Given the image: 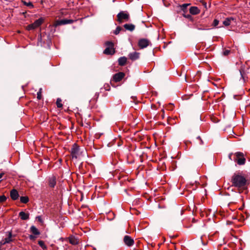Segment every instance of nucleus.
I'll list each match as a JSON object with an SVG mask.
<instances>
[{
	"instance_id": "nucleus-1",
	"label": "nucleus",
	"mask_w": 250,
	"mask_h": 250,
	"mask_svg": "<svg viewBox=\"0 0 250 250\" xmlns=\"http://www.w3.org/2000/svg\"><path fill=\"white\" fill-rule=\"evenodd\" d=\"M231 182L233 186L238 188H244L247 181L245 176L240 173H234L231 177Z\"/></svg>"
},
{
	"instance_id": "nucleus-2",
	"label": "nucleus",
	"mask_w": 250,
	"mask_h": 250,
	"mask_svg": "<svg viewBox=\"0 0 250 250\" xmlns=\"http://www.w3.org/2000/svg\"><path fill=\"white\" fill-rule=\"evenodd\" d=\"M71 153L72 156H84L86 155H87L86 151H85L84 149L81 150V148H80V147L76 144H74L73 145V146L71 148Z\"/></svg>"
},
{
	"instance_id": "nucleus-3",
	"label": "nucleus",
	"mask_w": 250,
	"mask_h": 250,
	"mask_svg": "<svg viewBox=\"0 0 250 250\" xmlns=\"http://www.w3.org/2000/svg\"><path fill=\"white\" fill-rule=\"evenodd\" d=\"M117 21L122 23L124 21H129L130 16L129 13L126 11H121L117 15Z\"/></svg>"
},
{
	"instance_id": "nucleus-4",
	"label": "nucleus",
	"mask_w": 250,
	"mask_h": 250,
	"mask_svg": "<svg viewBox=\"0 0 250 250\" xmlns=\"http://www.w3.org/2000/svg\"><path fill=\"white\" fill-rule=\"evenodd\" d=\"M104 44L107 47L104 50V53L106 55H113L115 53L114 43L111 41H106Z\"/></svg>"
},
{
	"instance_id": "nucleus-5",
	"label": "nucleus",
	"mask_w": 250,
	"mask_h": 250,
	"mask_svg": "<svg viewBox=\"0 0 250 250\" xmlns=\"http://www.w3.org/2000/svg\"><path fill=\"white\" fill-rule=\"evenodd\" d=\"M74 20H68V19H62L61 20H57L55 21L53 23V27L56 28L58 26L64 25L67 24H71L73 23Z\"/></svg>"
},
{
	"instance_id": "nucleus-6",
	"label": "nucleus",
	"mask_w": 250,
	"mask_h": 250,
	"mask_svg": "<svg viewBox=\"0 0 250 250\" xmlns=\"http://www.w3.org/2000/svg\"><path fill=\"white\" fill-rule=\"evenodd\" d=\"M150 44H151L150 41L146 39H141L139 40L138 43V45L141 49L146 47Z\"/></svg>"
},
{
	"instance_id": "nucleus-7",
	"label": "nucleus",
	"mask_w": 250,
	"mask_h": 250,
	"mask_svg": "<svg viewBox=\"0 0 250 250\" xmlns=\"http://www.w3.org/2000/svg\"><path fill=\"white\" fill-rule=\"evenodd\" d=\"M125 76V74L124 72H118L113 76V81L115 82H119L124 78Z\"/></svg>"
},
{
	"instance_id": "nucleus-8",
	"label": "nucleus",
	"mask_w": 250,
	"mask_h": 250,
	"mask_svg": "<svg viewBox=\"0 0 250 250\" xmlns=\"http://www.w3.org/2000/svg\"><path fill=\"white\" fill-rule=\"evenodd\" d=\"M190 3H184L182 5H179L177 6V12L180 13L183 12V13H186L188 12V6H189Z\"/></svg>"
},
{
	"instance_id": "nucleus-9",
	"label": "nucleus",
	"mask_w": 250,
	"mask_h": 250,
	"mask_svg": "<svg viewBox=\"0 0 250 250\" xmlns=\"http://www.w3.org/2000/svg\"><path fill=\"white\" fill-rule=\"evenodd\" d=\"M124 242L128 247L132 246L134 243V240L128 235L125 236L124 238Z\"/></svg>"
},
{
	"instance_id": "nucleus-10",
	"label": "nucleus",
	"mask_w": 250,
	"mask_h": 250,
	"mask_svg": "<svg viewBox=\"0 0 250 250\" xmlns=\"http://www.w3.org/2000/svg\"><path fill=\"white\" fill-rule=\"evenodd\" d=\"M140 53L137 52L130 53L128 55L129 59L134 61L138 59L140 57Z\"/></svg>"
},
{
	"instance_id": "nucleus-11",
	"label": "nucleus",
	"mask_w": 250,
	"mask_h": 250,
	"mask_svg": "<svg viewBox=\"0 0 250 250\" xmlns=\"http://www.w3.org/2000/svg\"><path fill=\"white\" fill-rule=\"evenodd\" d=\"M10 197L13 200H16L19 197L18 191L15 189H13L10 191Z\"/></svg>"
},
{
	"instance_id": "nucleus-12",
	"label": "nucleus",
	"mask_w": 250,
	"mask_h": 250,
	"mask_svg": "<svg viewBox=\"0 0 250 250\" xmlns=\"http://www.w3.org/2000/svg\"><path fill=\"white\" fill-rule=\"evenodd\" d=\"M233 161L239 165H244L246 162L245 157H234Z\"/></svg>"
},
{
	"instance_id": "nucleus-13",
	"label": "nucleus",
	"mask_w": 250,
	"mask_h": 250,
	"mask_svg": "<svg viewBox=\"0 0 250 250\" xmlns=\"http://www.w3.org/2000/svg\"><path fill=\"white\" fill-rule=\"evenodd\" d=\"M56 184V178L52 175L49 178V185L51 188H54Z\"/></svg>"
},
{
	"instance_id": "nucleus-14",
	"label": "nucleus",
	"mask_w": 250,
	"mask_h": 250,
	"mask_svg": "<svg viewBox=\"0 0 250 250\" xmlns=\"http://www.w3.org/2000/svg\"><path fill=\"white\" fill-rule=\"evenodd\" d=\"M19 217L22 220H26L29 218V214L24 211H21L19 213Z\"/></svg>"
},
{
	"instance_id": "nucleus-15",
	"label": "nucleus",
	"mask_w": 250,
	"mask_h": 250,
	"mask_svg": "<svg viewBox=\"0 0 250 250\" xmlns=\"http://www.w3.org/2000/svg\"><path fill=\"white\" fill-rule=\"evenodd\" d=\"M248 155V153L246 152H235L234 153L231 152L229 154V156H231L232 155H234V156H246Z\"/></svg>"
},
{
	"instance_id": "nucleus-16",
	"label": "nucleus",
	"mask_w": 250,
	"mask_h": 250,
	"mask_svg": "<svg viewBox=\"0 0 250 250\" xmlns=\"http://www.w3.org/2000/svg\"><path fill=\"white\" fill-rule=\"evenodd\" d=\"M124 27L125 28V30L129 31L130 32L133 31L135 28V25L130 23V24H125L124 25Z\"/></svg>"
},
{
	"instance_id": "nucleus-17",
	"label": "nucleus",
	"mask_w": 250,
	"mask_h": 250,
	"mask_svg": "<svg viewBox=\"0 0 250 250\" xmlns=\"http://www.w3.org/2000/svg\"><path fill=\"white\" fill-rule=\"evenodd\" d=\"M118 64L120 66H124L126 63L127 58L125 57H122L118 59Z\"/></svg>"
},
{
	"instance_id": "nucleus-18",
	"label": "nucleus",
	"mask_w": 250,
	"mask_h": 250,
	"mask_svg": "<svg viewBox=\"0 0 250 250\" xmlns=\"http://www.w3.org/2000/svg\"><path fill=\"white\" fill-rule=\"evenodd\" d=\"M43 21V19L42 18H41L37 20H36L32 24L33 25L34 27L35 28L38 27L40 26L42 23Z\"/></svg>"
},
{
	"instance_id": "nucleus-19",
	"label": "nucleus",
	"mask_w": 250,
	"mask_h": 250,
	"mask_svg": "<svg viewBox=\"0 0 250 250\" xmlns=\"http://www.w3.org/2000/svg\"><path fill=\"white\" fill-rule=\"evenodd\" d=\"M189 12L192 15H196L199 13L200 10L196 6H192L189 8Z\"/></svg>"
},
{
	"instance_id": "nucleus-20",
	"label": "nucleus",
	"mask_w": 250,
	"mask_h": 250,
	"mask_svg": "<svg viewBox=\"0 0 250 250\" xmlns=\"http://www.w3.org/2000/svg\"><path fill=\"white\" fill-rule=\"evenodd\" d=\"M68 239L69 243L72 245H75L78 244L79 243L78 239L75 236H71L68 238Z\"/></svg>"
},
{
	"instance_id": "nucleus-21",
	"label": "nucleus",
	"mask_w": 250,
	"mask_h": 250,
	"mask_svg": "<svg viewBox=\"0 0 250 250\" xmlns=\"http://www.w3.org/2000/svg\"><path fill=\"white\" fill-rule=\"evenodd\" d=\"M31 232L35 235H38L40 234V231L34 226H32L30 228Z\"/></svg>"
},
{
	"instance_id": "nucleus-22",
	"label": "nucleus",
	"mask_w": 250,
	"mask_h": 250,
	"mask_svg": "<svg viewBox=\"0 0 250 250\" xmlns=\"http://www.w3.org/2000/svg\"><path fill=\"white\" fill-rule=\"evenodd\" d=\"M233 20V18H228L223 21V23L225 26H229L230 24L231 21Z\"/></svg>"
},
{
	"instance_id": "nucleus-23",
	"label": "nucleus",
	"mask_w": 250,
	"mask_h": 250,
	"mask_svg": "<svg viewBox=\"0 0 250 250\" xmlns=\"http://www.w3.org/2000/svg\"><path fill=\"white\" fill-rule=\"evenodd\" d=\"M20 201L22 203L26 204L29 201V198L27 196H21L20 197Z\"/></svg>"
},
{
	"instance_id": "nucleus-24",
	"label": "nucleus",
	"mask_w": 250,
	"mask_h": 250,
	"mask_svg": "<svg viewBox=\"0 0 250 250\" xmlns=\"http://www.w3.org/2000/svg\"><path fill=\"white\" fill-rule=\"evenodd\" d=\"M38 244L39 245V246L43 249V250H45L46 249V246H45V245L44 244V243L43 241L42 240H40L38 241Z\"/></svg>"
},
{
	"instance_id": "nucleus-25",
	"label": "nucleus",
	"mask_w": 250,
	"mask_h": 250,
	"mask_svg": "<svg viewBox=\"0 0 250 250\" xmlns=\"http://www.w3.org/2000/svg\"><path fill=\"white\" fill-rule=\"evenodd\" d=\"M123 29L122 27H121V26H118L116 27V29L115 31H114L113 32V33L115 35H118L119 34V33L120 32V31H121L122 30H123Z\"/></svg>"
},
{
	"instance_id": "nucleus-26",
	"label": "nucleus",
	"mask_w": 250,
	"mask_h": 250,
	"mask_svg": "<svg viewBox=\"0 0 250 250\" xmlns=\"http://www.w3.org/2000/svg\"><path fill=\"white\" fill-rule=\"evenodd\" d=\"M11 237H12V234L11 233H9L8 236L5 239L4 243H10L12 241Z\"/></svg>"
},
{
	"instance_id": "nucleus-27",
	"label": "nucleus",
	"mask_w": 250,
	"mask_h": 250,
	"mask_svg": "<svg viewBox=\"0 0 250 250\" xmlns=\"http://www.w3.org/2000/svg\"><path fill=\"white\" fill-rule=\"evenodd\" d=\"M22 2L23 3L24 5H26L30 8H32L34 6L33 3L30 1L26 2L25 1H22Z\"/></svg>"
},
{
	"instance_id": "nucleus-28",
	"label": "nucleus",
	"mask_w": 250,
	"mask_h": 250,
	"mask_svg": "<svg viewBox=\"0 0 250 250\" xmlns=\"http://www.w3.org/2000/svg\"><path fill=\"white\" fill-rule=\"evenodd\" d=\"M62 100L60 98H58L56 101V105L58 108L62 107V104L61 103Z\"/></svg>"
},
{
	"instance_id": "nucleus-29",
	"label": "nucleus",
	"mask_w": 250,
	"mask_h": 250,
	"mask_svg": "<svg viewBox=\"0 0 250 250\" xmlns=\"http://www.w3.org/2000/svg\"><path fill=\"white\" fill-rule=\"evenodd\" d=\"M7 199V198L6 197L3 195H1V196H0V203H3L4 202H5Z\"/></svg>"
},
{
	"instance_id": "nucleus-30",
	"label": "nucleus",
	"mask_w": 250,
	"mask_h": 250,
	"mask_svg": "<svg viewBox=\"0 0 250 250\" xmlns=\"http://www.w3.org/2000/svg\"><path fill=\"white\" fill-rule=\"evenodd\" d=\"M230 51L229 50L226 49L223 51V54L224 56H228L229 54Z\"/></svg>"
},
{
	"instance_id": "nucleus-31",
	"label": "nucleus",
	"mask_w": 250,
	"mask_h": 250,
	"mask_svg": "<svg viewBox=\"0 0 250 250\" xmlns=\"http://www.w3.org/2000/svg\"><path fill=\"white\" fill-rule=\"evenodd\" d=\"M239 71H240L241 77L243 78V79L244 80H245V77H244L245 72H244V70L243 69H240Z\"/></svg>"
},
{
	"instance_id": "nucleus-32",
	"label": "nucleus",
	"mask_w": 250,
	"mask_h": 250,
	"mask_svg": "<svg viewBox=\"0 0 250 250\" xmlns=\"http://www.w3.org/2000/svg\"><path fill=\"white\" fill-rule=\"evenodd\" d=\"M26 28L28 30H31L35 29L32 23L27 25Z\"/></svg>"
},
{
	"instance_id": "nucleus-33",
	"label": "nucleus",
	"mask_w": 250,
	"mask_h": 250,
	"mask_svg": "<svg viewBox=\"0 0 250 250\" xmlns=\"http://www.w3.org/2000/svg\"><path fill=\"white\" fill-rule=\"evenodd\" d=\"M219 22V21L218 20L215 19L212 23V25L216 27L217 25H218Z\"/></svg>"
},
{
	"instance_id": "nucleus-34",
	"label": "nucleus",
	"mask_w": 250,
	"mask_h": 250,
	"mask_svg": "<svg viewBox=\"0 0 250 250\" xmlns=\"http://www.w3.org/2000/svg\"><path fill=\"white\" fill-rule=\"evenodd\" d=\"M104 88L105 90L109 91L110 90V85L109 84H105L104 85Z\"/></svg>"
},
{
	"instance_id": "nucleus-35",
	"label": "nucleus",
	"mask_w": 250,
	"mask_h": 250,
	"mask_svg": "<svg viewBox=\"0 0 250 250\" xmlns=\"http://www.w3.org/2000/svg\"><path fill=\"white\" fill-rule=\"evenodd\" d=\"M186 13H183L182 15L184 17H185V18H188V19H191V16L190 15H189V14L186 15Z\"/></svg>"
},
{
	"instance_id": "nucleus-36",
	"label": "nucleus",
	"mask_w": 250,
	"mask_h": 250,
	"mask_svg": "<svg viewBox=\"0 0 250 250\" xmlns=\"http://www.w3.org/2000/svg\"><path fill=\"white\" fill-rule=\"evenodd\" d=\"M173 108V104H169L167 106V109L168 110H172Z\"/></svg>"
},
{
	"instance_id": "nucleus-37",
	"label": "nucleus",
	"mask_w": 250,
	"mask_h": 250,
	"mask_svg": "<svg viewBox=\"0 0 250 250\" xmlns=\"http://www.w3.org/2000/svg\"><path fill=\"white\" fill-rule=\"evenodd\" d=\"M42 98V94L41 91H39L37 93V99L39 100L41 99Z\"/></svg>"
},
{
	"instance_id": "nucleus-38",
	"label": "nucleus",
	"mask_w": 250,
	"mask_h": 250,
	"mask_svg": "<svg viewBox=\"0 0 250 250\" xmlns=\"http://www.w3.org/2000/svg\"><path fill=\"white\" fill-rule=\"evenodd\" d=\"M201 2H202V3L204 5V6L206 8H207V3L205 1H203V0H202Z\"/></svg>"
},
{
	"instance_id": "nucleus-39",
	"label": "nucleus",
	"mask_w": 250,
	"mask_h": 250,
	"mask_svg": "<svg viewBox=\"0 0 250 250\" xmlns=\"http://www.w3.org/2000/svg\"><path fill=\"white\" fill-rule=\"evenodd\" d=\"M29 237L31 240H34L36 238V237L33 235H29Z\"/></svg>"
},
{
	"instance_id": "nucleus-40",
	"label": "nucleus",
	"mask_w": 250,
	"mask_h": 250,
	"mask_svg": "<svg viewBox=\"0 0 250 250\" xmlns=\"http://www.w3.org/2000/svg\"><path fill=\"white\" fill-rule=\"evenodd\" d=\"M37 219H38V220L40 222H42V217L40 216H38L37 217Z\"/></svg>"
},
{
	"instance_id": "nucleus-41",
	"label": "nucleus",
	"mask_w": 250,
	"mask_h": 250,
	"mask_svg": "<svg viewBox=\"0 0 250 250\" xmlns=\"http://www.w3.org/2000/svg\"><path fill=\"white\" fill-rule=\"evenodd\" d=\"M99 95V93H96L95 94V96L96 97V99H97V98H98Z\"/></svg>"
},
{
	"instance_id": "nucleus-42",
	"label": "nucleus",
	"mask_w": 250,
	"mask_h": 250,
	"mask_svg": "<svg viewBox=\"0 0 250 250\" xmlns=\"http://www.w3.org/2000/svg\"><path fill=\"white\" fill-rule=\"evenodd\" d=\"M42 36H40V37H39V38H38V41H42Z\"/></svg>"
},
{
	"instance_id": "nucleus-43",
	"label": "nucleus",
	"mask_w": 250,
	"mask_h": 250,
	"mask_svg": "<svg viewBox=\"0 0 250 250\" xmlns=\"http://www.w3.org/2000/svg\"><path fill=\"white\" fill-rule=\"evenodd\" d=\"M200 141V145H203V141H202V140L201 139Z\"/></svg>"
},
{
	"instance_id": "nucleus-44",
	"label": "nucleus",
	"mask_w": 250,
	"mask_h": 250,
	"mask_svg": "<svg viewBox=\"0 0 250 250\" xmlns=\"http://www.w3.org/2000/svg\"><path fill=\"white\" fill-rule=\"evenodd\" d=\"M131 99H132L133 100L134 102H135L136 100V97H132Z\"/></svg>"
},
{
	"instance_id": "nucleus-45",
	"label": "nucleus",
	"mask_w": 250,
	"mask_h": 250,
	"mask_svg": "<svg viewBox=\"0 0 250 250\" xmlns=\"http://www.w3.org/2000/svg\"><path fill=\"white\" fill-rule=\"evenodd\" d=\"M110 84H111V85H112V86H115L114 85V84L112 83V81H110Z\"/></svg>"
},
{
	"instance_id": "nucleus-46",
	"label": "nucleus",
	"mask_w": 250,
	"mask_h": 250,
	"mask_svg": "<svg viewBox=\"0 0 250 250\" xmlns=\"http://www.w3.org/2000/svg\"><path fill=\"white\" fill-rule=\"evenodd\" d=\"M3 173H0V179L2 178V176H3Z\"/></svg>"
},
{
	"instance_id": "nucleus-47",
	"label": "nucleus",
	"mask_w": 250,
	"mask_h": 250,
	"mask_svg": "<svg viewBox=\"0 0 250 250\" xmlns=\"http://www.w3.org/2000/svg\"><path fill=\"white\" fill-rule=\"evenodd\" d=\"M139 159H140L141 162H143V160H142V157H139Z\"/></svg>"
},
{
	"instance_id": "nucleus-48",
	"label": "nucleus",
	"mask_w": 250,
	"mask_h": 250,
	"mask_svg": "<svg viewBox=\"0 0 250 250\" xmlns=\"http://www.w3.org/2000/svg\"><path fill=\"white\" fill-rule=\"evenodd\" d=\"M197 139H199V140H200L201 139V137L200 136L197 137Z\"/></svg>"
},
{
	"instance_id": "nucleus-49",
	"label": "nucleus",
	"mask_w": 250,
	"mask_h": 250,
	"mask_svg": "<svg viewBox=\"0 0 250 250\" xmlns=\"http://www.w3.org/2000/svg\"><path fill=\"white\" fill-rule=\"evenodd\" d=\"M179 155H181V153L179 152L176 156H179Z\"/></svg>"
},
{
	"instance_id": "nucleus-50",
	"label": "nucleus",
	"mask_w": 250,
	"mask_h": 250,
	"mask_svg": "<svg viewBox=\"0 0 250 250\" xmlns=\"http://www.w3.org/2000/svg\"><path fill=\"white\" fill-rule=\"evenodd\" d=\"M185 143H186V145H187V144H188V141H186V142H185Z\"/></svg>"
},
{
	"instance_id": "nucleus-51",
	"label": "nucleus",
	"mask_w": 250,
	"mask_h": 250,
	"mask_svg": "<svg viewBox=\"0 0 250 250\" xmlns=\"http://www.w3.org/2000/svg\"><path fill=\"white\" fill-rule=\"evenodd\" d=\"M55 29H54V30H53V33H54V32H55Z\"/></svg>"
},
{
	"instance_id": "nucleus-52",
	"label": "nucleus",
	"mask_w": 250,
	"mask_h": 250,
	"mask_svg": "<svg viewBox=\"0 0 250 250\" xmlns=\"http://www.w3.org/2000/svg\"><path fill=\"white\" fill-rule=\"evenodd\" d=\"M190 143V141H188V144Z\"/></svg>"
},
{
	"instance_id": "nucleus-53",
	"label": "nucleus",
	"mask_w": 250,
	"mask_h": 250,
	"mask_svg": "<svg viewBox=\"0 0 250 250\" xmlns=\"http://www.w3.org/2000/svg\"><path fill=\"white\" fill-rule=\"evenodd\" d=\"M81 125L82 126H83V123L81 124Z\"/></svg>"
},
{
	"instance_id": "nucleus-54",
	"label": "nucleus",
	"mask_w": 250,
	"mask_h": 250,
	"mask_svg": "<svg viewBox=\"0 0 250 250\" xmlns=\"http://www.w3.org/2000/svg\"><path fill=\"white\" fill-rule=\"evenodd\" d=\"M59 161H60V162H61L62 159H59Z\"/></svg>"
},
{
	"instance_id": "nucleus-55",
	"label": "nucleus",
	"mask_w": 250,
	"mask_h": 250,
	"mask_svg": "<svg viewBox=\"0 0 250 250\" xmlns=\"http://www.w3.org/2000/svg\"><path fill=\"white\" fill-rule=\"evenodd\" d=\"M236 96H234V99H237L236 98Z\"/></svg>"
},
{
	"instance_id": "nucleus-56",
	"label": "nucleus",
	"mask_w": 250,
	"mask_h": 250,
	"mask_svg": "<svg viewBox=\"0 0 250 250\" xmlns=\"http://www.w3.org/2000/svg\"><path fill=\"white\" fill-rule=\"evenodd\" d=\"M162 112H164V109H162Z\"/></svg>"
},
{
	"instance_id": "nucleus-57",
	"label": "nucleus",
	"mask_w": 250,
	"mask_h": 250,
	"mask_svg": "<svg viewBox=\"0 0 250 250\" xmlns=\"http://www.w3.org/2000/svg\"><path fill=\"white\" fill-rule=\"evenodd\" d=\"M229 127L230 128H231V126H229Z\"/></svg>"
}]
</instances>
